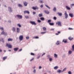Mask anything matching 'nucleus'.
<instances>
[{
    "label": "nucleus",
    "instance_id": "1",
    "mask_svg": "<svg viewBox=\"0 0 74 74\" xmlns=\"http://www.w3.org/2000/svg\"><path fill=\"white\" fill-rule=\"evenodd\" d=\"M6 46L8 47L9 48H12V46L10 44L7 43L6 45Z\"/></svg>",
    "mask_w": 74,
    "mask_h": 74
},
{
    "label": "nucleus",
    "instance_id": "2",
    "mask_svg": "<svg viewBox=\"0 0 74 74\" xmlns=\"http://www.w3.org/2000/svg\"><path fill=\"white\" fill-rule=\"evenodd\" d=\"M56 25H58V26H62V24H61V22L60 21H58L56 23Z\"/></svg>",
    "mask_w": 74,
    "mask_h": 74
},
{
    "label": "nucleus",
    "instance_id": "3",
    "mask_svg": "<svg viewBox=\"0 0 74 74\" xmlns=\"http://www.w3.org/2000/svg\"><path fill=\"white\" fill-rule=\"evenodd\" d=\"M23 39V35H20L19 36V40L20 41H22Z\"/></svg>",
    "mask_w": 74,
    "mask_h": 74
},
{
    "label": "nucleus",
    "instance_id": "4",
    "mask_svg": "<svg viewBox=\"0 0 74 74\" xmlns=\"http://www.w3.org/2000/svg\"><path fill=\"white\" fill-rule=\"evenodd\" d=\"M65 13L64 14V15L65 16V19H67V18H68V16H68V14L67 13V12H66V11H65Z\"/></svg>",
    "mask_w": 74,
    "mask_h": 74
},
{
    "label": "nucleus",
    "instance_id": "5",
    "mask_svg": "<svg viewBox=\"0 0 74 74\" xmlns=\"http://www.w3.org/2000/svg\"><path fill=\"white\" fill-rule=\"evenodd\" d=\"M16 16H17L18 19H22L23 18L22 16L19 15H17Z\"/></svg>",
    "mask_w": 74,
    "mask_h": 74
},
{
    "label": "nucleus",
    "instance_id": "6",
    "mask_svg": "<svg viewBox=\"0 0 74 74\" xmlns=\"http://www.w3.org/2000/svg\"><path fill=\"white\" fill-rule=\"evenodd\" d=\"M8 10L10 12H12V8L10 7H9L8 8Z\"/></svg>",
    "mask_w": 74,
    "mask_h": 74
},
{
    "label": "nucleus",
    "instance_id": "7",
    "mask_svg": "<svg viewBox=\"0 0 74 74\" xmlns=\"http://www.w3.org/2000/svg\"><path fill=\"white\" fill-rule=\"evenodd\" d=\"M31 24H32V25H37V24L34 21H30V22Z\"/></svg>",
    "mask_w": 74,
    "mask_h": 74
},
{
    "label": "nucleus",
    "instance_id": "8",
    "mask_svg": "<svg viewBox=\"0 0 74 74\" xmlns=\"http://www.w3.org/2000/svg\"><path fill=\"white\" fill-rule=\"evenodd\" d=\"M23 3L24 5V6H25V7H26V6L27 5V4H28V3L26 1H25L24 2H23Z\"/></svg>",
    "mask_w": 74,
    "mask_h": 74
},
{
    "label": "nucleus",
    "instance_id": "9",
    "mask_svg": "<svg viewBox=\"0 0 74 74\" xmlns=\"http://www.w3.org/2000/svg\"><path fill=\"white\" fill-rule=\"evenodd\" d=\"M2 34H4L5 36H7V33L6 32H4V31H3L1 33Z\"/></svg>",
    "mask_w": 74,
    "mask_h": 74
},
{
    "label": "nucleus",
    "instance_id": "10",
    "mask_svg": "<svg viewBox=\"0 0 74 74\" xmlns=\"http://www.w3.org/2000/svg\"><path fill=\"white\" fill-rule=\"evenodd\" d=\"M19 32H20V28H17L16 33H19Z\"/></svg>",
    "mask_w": 74,
    "mask_h": 74
},
{
    "label": "nucleus",
    "instance_id": "11",
    "mask_svg": "<svg viewBox=\"0 0 74 74\" xmlns=\"http://www.w3.org/2000/svg\"><path fill=\"white\" fill-rule=\"evenodd\" d=\"M32 9H33L34 10H38V8L37 7V6L33 7L32 8Z\"/></svg>",
    "mask_w": 74,
    "mask_h": 74
},
{
    "label": "nucleus",
    "instance_id": "12",
    "mask_svg": "<svg viewBox=\"0 0 74 74\" xmlns=\"http://www.w3.org/2000/svg\"><path fill=\"white\" fill-rule=\"evenodd\" d=\"M69 16L71 17V18H73V14L70 13L69 14Z\"/></svg>",
    "mask_w": 74,
    "mask_h": 74
},
{
    "label": "nucleus",
    "instance_id": "13",
    "mask_svg": "<svg viewBox=\"0 0 74 74\" xmlns=\"http://www.w3.org/2000/svg\"><path fill=\"white\" fill-rule=\"evenodd\" d=\"M12 31H13V32H16V28H15V27H13L12 28Z\"/></svg>",
    "mask_w": 74,
    "mask_h": 74
},
{
    "label": "nucleus",
    "instance_id": "14",
    "mask_svg": "<svg viewBox=\"0 0 74 74\" xmlns=\"http://www.w3.org/2000/svg\"><path fill=\"white\" fill-rule=\"evenodd\" d=\"M62 42H64V43H67V41L66 39H64L62 40Z\"/></svg>",
    "mask_w": 74,
    "mask_h": 74
},
{
    "label": "nucleus",
    "instance_id": "15",
    "mask_svg": "<svg viewBox=\"0 0 74 74\" xmlns=\"http://www.w3.org/2000/svg\"><path fill=\"white\" fill-rule=\"evenodd\" d=\"M13 40V39H12L10 38H8V41H12Z\"/></svg>",
    "mask_w": 74,
    "mask_h": 74
},
{
    "label": "nucleus",
    "instance_id": "16",
    "mask_svg": "<svg viewBox=\"0 0 74 74\" xmlns=\"http://www.w3.org/2000/svg\"><path fill=\"white\" fill-rule=\"evenodd\" d=\"M57 73H62V71L61 70L59 69L57 71Z\"/></svg>",
    "mask_w": 74,
    "mask_h": 74
},
{
    "label": "nucleus",
    "instance_id": "17",
    "mask_svg": "<svg viewBox=\"0 0 74 74\" xmlns=\"http://www.w3.org/2000/svg\"><path fill=\"white\" fill-rule=\"evenodd\" d=\"M44 12H45V14H49V11L45 10L44 11Z\"/></svg>",
    "mask_w": 74,
    "mask_h": 74
},
{
    "label": "nucleus",
    "instance_id": "18",
    "mask_svg": "<svg viewBox=\"0 0 74 74\" xmlns=\"http://www.w3.org/2000/svg\"><path fill=\"white\" fill-rule=\"evenodd\" d=\"M26 13L29 14H30V12L28 11H25L24 12V14H26Z\"/></svg>",
    "mask_w": 74,
    "mask_h": 74
},
{
    "label": "nucleus",
    "instance_id": "19",
    "mask_svg": "<svg viewBox=\"0 0 74 74\" xmlns=\"http://www.w3.org/2000/svg\"><path fill=\"white\" fill-rule=\"evenodd\" d=\"M66 8L67 10H71V8L68 6H66Z\"/></svg>",
    "mask_w": 74,
    "mask_h": 74
},
{
    "label": "nucleus",
    "instance_id": "20",
    "mask_svg": "<svg viewBox=\"0 0 74 74\" xmlns=\"http://www.w3.org/2000/svg\"><path fill=\"white\" fill-rule=\"evenodd\" d=\"M58 14L59 16H62V13L58 12Z\"/></svg>",
    "mask_w": 74,
    "mask_h": 74
},
{
    "label": "nucleus",
    "instance_id": "21",
    "mask_svg": "<svg viewBox=\"0 0 74 74\" xmlns=\"http://www.w3.org/2000/svg\"><path fill=\"white\" fill-rule=\"evenodd\" d=\"M18 7H23L22 5L20 4H18Z\"/></svg>",
    "mask_w": 74,
    "mask_h": 74
},
{
    "label": "nucleus",
    "instance_id": "22",
    "mask_svg": "<svg viewBox=\"0 0 74 74\" xmlns=\"http://www.w3.org/2000/svg\"><path fill=\"white\" fill-rule=\"evenodd\" d=\"M58 68H59V67H58V66H56L54 67L53 68L54 69V70H57V69H58Z\"/></svg>",
    "mask_w": 74,
    "mask_h": 74
},
{
    "label": "nucleus",
    "instance_id": "23",
    "mask_svg": "<svg viewBox=\"0 0 74 74\" xmlns=\"http://www.w3.org/2000/svg\"><path fill=\"white\" fill-rule=\"evenodd\" d=\"M72 52H73L72 51H69L68 52V54L69 55H71V54L72 53Z\"/></svg>",
    "mask_w": 74,
    "mask_h": 74
},
{
    "label": "nucleus",
    "instance_id": "24",
    "mask_svg": "<svg viewBox=\"0 0 74 74\" xmlns=\"http://www.w3.org/2000/svg\"><path fill=\"white\" fill-rule=\"evenodd\" d=\"M18 48H15L14 49V51H17L18 50Z\"/></svg>",
    "mask_w": 74,
    "mask_h": 74
},
{
    "label": "nucleus",
    "instance_id": "25",
    "mask_svg": "<svg viewBox=\"0 0 74 74\" xmlns=\"http://www.w3.org/2000/svg\"><path fill=\"white\" fill-rule=\"evenodd\" d=\"M60 43V42L59 41H57L56 44L57 45H59V44Z\"/></svg>",
    "mask_w": 74,
    "mask_h": 74
},
{
    "label": "nucleus",
    "instance_id": "26",
    "mask_svg": "<svg viewBox=\"0 0 74 74\" xmlns=\"http://www.w3.org/2000/svg\"><path fill=\"white\" fill-rule=\"evenodd\" d=\"M39 1L40 3H44V1H42V0H39Z\"/></svg>",
    "mask_w": 74,
    "mask_h": 74
},
{
    "label": "nucleus",
    "instance_id": "27",
    "mask_svg": "<svg viewBox=\"0 0 74 74\" xmlns=\"http://www.w3.org/2000/svg\"><path fill=\"white\" fill-rule=\"evenodd\" d=\"M0 29L1 30L2 32H4V28H3V27H0Z\"/></svg>",
    "mask_w": 74,
    "mask_h": 74
},
{
    "label": "nucleus",
    "instance_id": "28",
    "mask_svg": "<svg viewBox=\"0 0 74 74\" xmlns=\"http://www.w3.org/2000/svg\"><path fill=\"white\" fill-rule=\"evenodd\" d=\"M40 19L41 21H44L45 18L44 17H41L40 18Z\"/></svg>",
    "mask_w": 74,
    "mask_h": 74
},
{
    "label": "nucleus",
    "instance_id": "29",
    "mask_svg": "<svg viewBox=\"0 0 74 74\" xmlns=\"http://www.w3.org/2000/svg\"><path fill=\"white\" fill-rule=\"evenodd\" d=\"M49 25L51 26H53L54 25V23H49Z\"/></svg>",
    "mask_w": 74,
    "mask_h": 74
},
{
    "label": "nucleus",
    "instance_id": "30",
    "mask_svg": "<svg viewBox=\"0 0 74 74\" xmlns=\"http://www.w3.org/2000/svg\"><path fill=\"white\" fill-rule=\"evenodd\" d=\"M54 57H55V58H58V55L57 54H54Z\"/></svg>",
    "mask_w": 74,
    "mask_h": 74
},
{
    "label": "nucleus",
    "instance_id": "31",
    "mask_svg": "<svg viewBox=\"0 0 74 74\" xmlns=\"http://www.w3.org/2000/svg\"><path fill=\"white\" fill-rule=\"evenodd\" d=\"M43 29L44 31H46V30H47V28H46L45 27H43Z\"/></svg>",
    "mask_w": 74,
    "mask_h": 74
},
{
    "label": "nucleus",
    "instance_id": "32",
    "mask_svg": "<svg viewBox=\"0 0 74 74\" xmlns=\"http://www.w3.org/2000/svg\"><path fill=\"white\" fill-rule=\"evenodd\" d=\"M53 60V59L52 58H49V61L50 62H52Z\"/></svg>",
    "mask_w": 74,
    "mask_h": 74
},
{
    "label": "nucleus",
    "instance_id": "33",
    "mask_svg": "<svg viewBox=\"0 0 74 74\" xmlns=\"http://www.w3.org/2000/svg\"><path fill=\"white\" fill-rule=\"evenodd\" d=\"M7 56H6V57H3V60H5V59H7Z\"/></svg>",
    "mask_w": 74,
    "mask_h": 74
},
{
    "label": "nucleus",
    "instance_id": "34",
    "mask_svg": "<svg viewBox=\"0 0 74 74\" xmlns=\"http://www.w3.org/2000/svg\"><path fill=\"white\" fill-rule=\"evenodd\" d=\"M45 6L46 7L48 8L49 9H50L51 8H50V7L48 6V5H45Z\"/></svg>",
    "mask_w": 74,
    "mask_h": 74
},
{
    "label": "nucleus",
    "instance_id": "35",
    "mask_svg": "<svg viewBox=\"0 0 74 74\" xmlns=\"http://www.w3.org/2000/svg\"><path fill=\"white\" fill-rule=\"evenodd\" d=\"M53 10L54 11L56 12V7L54 8Z\"/></svg>",
    "mask_w": 74,
    "mask_h": 74
},
{
    "label": "nucleus",
    "instance_id": "36",
    "mask_svg": "<svg viewBox=\"0 0 74 74\" xmlns=\"http://www.w3.org/2000/svg\"><path fill=\"white\" fill-rule=\"evenodd\" d=\"M66 70V68H65L63 69V71H62V72L63 73V72H64V71H65Z\"/></svg>",
    "mask_w": 74,
    "mask_h": 74
},
{
    "label": "nucleus",
    "instance_id": "37",
    "mask_svg": "<svg viewBox=\"0 0 74 74\" xmlns=\"http://www.w3.org/2000/svg\"><path fill=\"white\" fill-rule=\"evenodd\" d=\"M17 26H18L19 27H21V25L20 24H17Z\"/></svg>",
    "mask_w": 74,
    "mask_h": 74
},
{
    "label": "nucleus",
    "instance_id": "38",
    "mask_svg": "<svg viewBox=\"0 0 74 74\" xmlns=\"http://www.w3.org/2000/svg\"><path fill=\"white\" fill-rule=\"evenodd\" d=\"M72 49L73 51H74V45H73L72 46Z\"/></svg>",
    "mask_w": 74,
    "mask_h": 74
},
{
    "label": "nucleus",
    "instance_id": "39",
    "mask_svg": "<svg viewBox=\"0 0 74 74\" xmlns=\"http://www.w3.org/2000/svg\"><path fill=\"white\" fill-rule=\"evenodd\" d=\"M68 39H69V40H73V38H71V37H69L68 38Z\"/></svg>",
    "mask_w": 74,
    "mask_h": 74
},
{
    "label": "nucleus",
    "instance_id": "40",
    "mask_svg": "<svg viewBox=\"0 0 74 74\" xmlns=\"http://www.w3.org/2000/svg\"><path fill=\"white\" fill-rule=\"evenodd\" d=\"M38 16L39 17H41V16H42V14H39L38 15Z\"/></svg>",
    "mask_w": 74,
    "mask_h": 74
},
{
    "label": "nucleus",
    "instance_id": "41",
    "mask_svg": "<svg viewBox=\"0 0 74 74\" xmlns=\"http://www.w3.org/2000/svg\"><path fill=\"white\" fill-rule=\"evenodd\" d=\"M1 41L3 43H4V40L3 38L1 39Z\"/></svg>",
    "mask_w": 74,
    "mask_h": 74
},
{
    "label": "nucleus",
    "instance_id": "42",
    "mask_svg": "<svg viewBox=\"0 0 74 74\" xmlns=\"http://www.w3.org/2000/svg\"><path fill=\"white\" fill-rule=\"evenodd\" d=\"M53 19L54 20H56V19H57V18L56 17L54 16L53 17Z\"/></svg>",
    "mask_w": 74,
    "mask_h": 74
},
{
    "label": "nucleus",
    "instance_id": "43",
    "mask_svg": "<svg viewBox=\"0 0 74 74\" xmlns=\"http://www.w3.org/2000/svg\"><path fill=\"white\" fill-rule=\"evenodd\" d=\"M26 39H27V40H28V39H29V36H27L26 37Z\"/></svg>",
    "mask_w": 74,
    "mask_h": 74
},
{
    "label": "nucleus",
    "instance_id": "44",
    "mask_svg": "<svg viewBox=\"0 0 74 74\" xmlns=\"http://www.w3.org/2000/svg\"><path fill=\"white\" fill-rule=\"evenodd\" d=\"M47 33V32H42L41 33V34H45V33Z\"/></svg>",
    "mask_w": 74,
    "mask_h": 74
},
{
    "label": "nucleus",
    "instance_id": "45",
    "mask_svg": "<svg viewBox=\"0 0 74 74\" xmlns=\"http://www.w3.org/2000/svg\"><path fill=\"white\" fill-rule=\"evenodd\" d=\"M37 22H38L39 23H41V21L40 20H38L37 21Z\"/></svg>",
    "mask_w": 74,
    "mask_h": 74
},
{
    "label": "nucleus",
    "instance_id": "46",
    "mask_svg": "<svg viewBox=\"0 0 74 74\" xmlns=\"http://www.w3.org/2000/svg\"><path fill=\"white\" fill-rule=\"evenodd\" d=\"M25 17L26 19H28L29 18V16H25Z\"/></svg>",
    "mask_w": 74,
    "mask_h": 74
},
{
    "label": "nucleus",
    "instance_id": "47",
    "mask_svg": "<svg viewBox=\"0 0 74 74\" xmlns=\"http://www.w3.org/2000/svg\"><path fill=\"white\" fill-rule=\"evenodd\" d=\"M34 38H35L36 39H37L38 38H39V37H38V36H36V37H34Z\"/></svg>",
    "mask_w": 74,
    "mask_h": 74
},
{
    "label": "nucleus",
    "instance_id": "48",
    "mask_svg": "<svg viewBox=\"0 0 74 74\" xmlns=\"http://www.w3.org/2000/svg\"><path fill=\"white\" fill-rule=\"evenodd\" d=\"M51 22V20H48V23H50V22Z\"/></svg>",
    "mask_w": 74,
    "mask_h": 74
},
{
    "label": "nucleus",
    "instance_id": "49",
    "mask_svg": "<svg viewBox=\"0 0 74 74\" xmlns=\"http://www.w3.org/2000/svg\"><path fill=\"white\" fill-rule=\"evenodd\" d=\"M33 72L34 73H36V69L34 70Z\"/></svg>",
    "mask_w": 74,
    "mask_h": 74
},
{
    "label": "nucleus",
    "instance_id": "50",
    "mask_svg": "<svg viewBox=\"0 0 74 74\" xmlns=\"http://www.w3.org/2000/svg\"><path fill=\"white\" fill-rule=\"evenodd\" d=\"M31 55H33V56H34V53H31Z\"/></svg>",
    "mask_w": 74,
    "mask_h": 74
},
{
    "label": "nucleus",
    "instance_id": "51",
    "mask_svg": "<svg viewBox=\"0 0 74 74\" xmlns=\"http://www.w3.org/2000/svg\"><path fill=\"white\" fill-rule=\"evenodd\" d=\"M68 73L69 74H71V72L70 71H69Z\"/></svg>",
    "mask_w": 74,
    "mask_h": 74
},
{
    "label": "nucleus",
    "instance_id": "52",
    "mask_svg": "<svg viewBox=\"0 0 74 74\" xmlns=\"http://www.w3.org/2000/svg\"><path fill=\"white\" fill-rule=\"evenodd\" d=\"M40 58V56H38L37 57V59H39Z\"/></svg>",
    "mask_w": 74,
    "mask_h": 74
},
{
    "label": "nucleus",
    "instance_id": "53",
    "mask_svg": "<svg viewBox=\"0 0 74 74\" xmlns=\"http://www.w3.org/2000/svg\"><path fill=\"white\" fill-rule=\"evenodd\" d=\"M40 8H42L43 7V5H41L40 6Z\"/></svg>",
    "mask_w": 74,
    "mask_h": 74
},
{
    "label": "nucleus",
    "instance_id": "54",
    "mask_svg": "<svg viewBox=\"0 0 74 74\" xmlns=\"http://www.w3.org/2000/svg\"><path fill=\"white\" fill-rule=\"evenodd\" d=\"M39 69H42V67H41V66H39Z\"/></svg>",
    "mask_w": 74,
    "mask_h": 74
},
{
    "label": "nucleus",
    "instance_id": "55",
    "mask_svg": "<svg viewBox=\"0 0 74 74\" xmlns=\"http://www.w3.org/2000/svg\"><path fill=\"white\" fill-rule=\"evenodd\" d=\"M47 57L48 58V59H49V58H50V56L49 55H47Z\"/></svg>",
    "mask_w": 74,
    "mask_h": 74
},
{
    "label": "nucleus",
    "instance_id": "56",
    "mask_svg": "<svg viewBox=\"0 0 74 74\" xmlns=\"http://www.w3.org/2000/svg\"><path fill=\"white\" fill-rule=\"evenodd\" d=\"M65 56H66V55L64 54V55H63V56H62V57H63V58H64V57H65Z\"/></svg>",
    "mask_w": 74,
    "mask_h": 74
},
{
    "label": "nucleus",
    "instance_id": "57",
    "mask_svg": "<svg viewBox=\"0 0 74 74\" xmlns=\"http://www.w3.org/2000/svg\"><path fill=\"white\" fill-rule=\"evenodd\" d=\"M33 59H34V58H33L32 59H31L30 60V62H32V61L33 60Z\"/></svg>",
    "mask_w": 74,
    "mask_h": 74
},
{
    "label": "nucleus",
    "instance_id": "58",
    "mask_svg": "<svg viewBox=\"0 0 74 74\" xmlns=\"http://www.w3.org/2000/svg\"><path fill=\"white\" fill-rule=\"evenodd\" d=\"M55 30V29L54 28H51V30Z\"/></svg>",
    "mask_w": 74,
    "mask_h": 74
},
{
    "label": "nucleus",
    "instance_id": "59",
    "mask_svg": "<svg viewBox=\"0 0 74 74\" xmlns=\"http://www.w3.org/2000/svg\"><path fill=\"white\" fill-rule=\"evenodd\" d=\"M45 55V53H44L41 56H43V55Z\"/></svg>",
    "mask_w": 74,
    "mask_h": 74
},
{
    "label": "nucleus",
    "instance_id": "60",
    "mask_svg": "<svg viewBox=\"0 0 74 74\" xmlns=\"http://www.w3.org/2000/svg\"><path fill=\"white\" fill-rule=\"evenodd\" d=\"M22 50V49H20L19 51V52H21V51Z\"/></svg>",
    "mask_w": 74,
    "mask_h": 74
},
{
    "label": "nucleus",
    "instance_id": "61",
    "mask_svg": "<svg viewBox=\"0 0 74 74\" xmlns=\"http://www.w3.org/2000/svg\"><path fill=\"white\" fill-rule=\"evenodd\" d=\"M71 6H74V4L73 3L71 5Z\"/></svg>",
    "mask_w": 74,
    "mask_h": 74
},
{
    "label": "nucleus",
    "instance_id": "62",
    "mask_svg": "<svg viewBox=\"0 0 74 74\" xmlns=\"http://www.w3.org/2000/svg\"><path fill=\"white\" fill-rule=\"evenodd\" d=\"M36 12H33V14L34 15V14H36Z\"/></svg>",
    "mask_w": 74,
    "mask_h": 74
},
{
    "label": "nucleus",
    "instance_id": "63",
    "mask_svg": "<svg viewBox=\"0 0 74 74\" xmlns=\"http://www.w3.org/2000/svg\"><path fill=\"white\" fill-rule=\"evenodd\" d=\"M11 21H10V20H9L8 21V22H9V23H11Z\"/></svg>",
    "mask_w": 74,
    "mask_h": 74
},
{
    "label": "nucleus",
    "instance_id": "64",
    "mask_svg": "<svg viewBox=\"0 0 74 74\" xmlns=\"http://www.w3.org/2000/svg\"><path fill=\"white\" fill-rule=\"evenodd\" d=\"M36 66H33V67H32V68H33V69H35V68H36Z\"/></svg>",
    "mask_w": 74,
    "mask_h": 74
}]
</instances>
